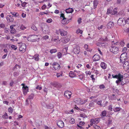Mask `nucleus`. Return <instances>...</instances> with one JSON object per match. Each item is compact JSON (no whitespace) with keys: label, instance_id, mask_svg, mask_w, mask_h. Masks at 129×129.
<instances>
[{"label":"nucleus","instance_id":"f257e3e1","mask_svg":"<svg viewBox=\"0 0 129 129\" xmlns=\"http://www.w3.org/2000/svg\"><path fill=\"white\" fill-rule=\"evenodd\" d=\"M38 36L35 35H30L27 38V40L28 41L32 42H35L39 40V38H38Z\"/></svg>","mask_w":129,"mask_h":129},{"label":"nucleus","instance_id":"f03ea898","mask_svg":"<svg viewBox=\"0 0 129 129\" xmlns=\"http://www.w3.org/2000/svg\"><path fill=\"white\" fill-rule=\"evenodd\" d=\"M127 58V53H123L120 55V62L121 63L124 62Z\"/></svg>","mask_w":129,"mask_h":129},{"label":"nucleus","instance_id":"7ed1b4c3","mask_svg":"<svg viewBox=\"0 0 129 129\" xmlns=\"http://www.w3.org/2000/svg\"><path fill=\"white\" fill-rule=\"evenodd\" d=\"M112 76L113 78H116L120 80L123 79V74L120 73H118L116 75L113 74Z\"/></svg>","mask_w":129,"mask_h":129},{"label":"nucleus","instance_id":"20e7f679","mask_svg":"<svg viewBox=\"0 0 129 129\" xmlns=\"http://www.w3.org/2000/svg\"><path fill=\"white\" fill-rule=\"evenodd\" d=\"M118 47L115 46H111L110 48V51L115 54H117L119 51Z\"/></svg>","mask_w":129,"mask_h":129},{"label":"nucleus","instance_id":"39448f33","mask_svg":"<svg viewBox=\"0 0 129 129\" xmlns=\"http://www.w3.org/2000/svg\"><path fill=\"white\" fill-rule=\"evenodd\" d=\"M97 46L103 48H106L108 47V44L106 43L98 42L96 43Z\"/></svg>","mask_w":129,"mask_h":129},{"label":"nucleus","instance_id":"423d86ee","mask_svg":"<svg viewBox=\"0 0 129 129\" xmlns=\"http://www.w3.org/2000/svg\"><path fill=\"white\" fill-rule=\"evenodd\" d=\"M125 20L124 18H120L118 21L117 24L119 25H123L124 24Z\"/></svg>","mask_w":129,"mask_h":129},{"label":"nucleus","instance_id":"0eeeda50","mask_svg":"<svg viewBox=\"0 0 129 129\" xmlns=\"http://www.w3.org/2000/svg\"><path fill=\"white\" fill-rule=\"evenodd\" d=\"M72 94V92H71L66 91L65 92L64 95V96L66 97L68 99H69L70 98Z\"/></svg>","mask_w":129,"mask_h":129},{"label":"nucleus","instance_id":"6e6552de","mask_svg":"<svg viewBox=\"0 0 129 129\" xmlns=\"http://www.w3.org/2000/svg\"><path fill=\"white\" fill-rule=\"evenodd\" d=\"M53 67L55 70L59 69L60 67V65L57 63L56 62H54L52 64Z\"/></svg>","mask_w":129,"mask_h":129},{"label":"nucleus","instance_id":"1a4fd4ad","mask_svg":"<svg viewBox=\"0 0 129 129\" xmlns=\"http://www.w3.org/2000/svg\"><path fill=\"white\" fill-rule=\"evenodd\" d=\"M73 52L75 54H79L80 52V49L79 47L77 45H75V48L74 49Z\"/></svg>","mask_w":129,"mask_h":129},{"label":"nucleus","instance_id":"9d476101","mask_svg":"<svg viewBox=\"0 0 129 129\" xmlns=\"http://www.w3.org/2000/svg\"><path fill=\"white\" fill-rule=\"evenodd\" d=\"M26 46L24 44H23L21 45L19 48V50L20 51L24 53L26 51Z\"/></svg>","mask_w":129,"mask_h":129},{"label":"nucleus","instance_id":"9b49d317","mask_svg":"<svg viewBox=\"0 0 129 129\" xmlns=\"http://www.w3.org/2000/svg\"><path fill=\"white\" fill-rule=\"evenodd\" d=\"M23 93L25 95L27 94L28 91V88L27 86H24L22 87Z\"/></svg>","mask_w":129,"mask_h":129},{"label":"nucleus","instance_id":"f8f14e48","mask_svg":"<svg viewBox=\"0 0 129 129\" xmlns=\"http://www.w3.org/2000/svg\"><path fill=\"white\" fill-rule=\"evenodd\" d=\"M123 66L125 70H127L129 69V63L127 61L125 62L123 64Z\"/></svg>","mask_w":129,"mask_h":129},{"label":"nucleus","instance_id":"ddd939ff","mask_svg":"<svg viewBox=\"0 0 129 129\" xmlns=\"http://www.w3.org/2000/svg\"><path fill=\"white\" fill-rule=\"evenodd\" d=\"M57 126L60 128H62L64 125V123L63 121L61 120H59L57 122Z\"/></svg>","mask_w":129,"mask_h":129},{"label":"nucleus","instance_id":"4468645a","mask_svg":"<svg viewBox=\"0 0 129 129\" xmlns=\"http://www.w3.org/2000/svg\"><path fill=\"white\" fill-rule=\"evenodd\" d=\"M100 121V119L99 118L92 119L90 120V122L94 124H97Z\"/></svg>","mask_w":129,"mask_h":129},{"label":"nucleus","instance_id":"2eb2a0df","mask_svg":"<svg viewBox=\"0 0 129 129\" xmlns=\"http://www.w3.org/2000/svg\"><path fill=\"white\" fill-rule=\"evenodd\" d=\"M59 32L62 36H64L67 34V32L62 29H59Z\"/></svg>","mask_w":129,"mask_h":129},{"label":"nucleus","instance_id":"dca6fc26","mask_svg":"<svg viewBox=\"0 0 129 129\" xmlns=\"http://www.w3.org/2000/svg\"><path fill=\"white\" fill-rule=\"evenodd\" d=\"M92 59L94 61H98L100 59V57L98 54H96L93 57Z\"/></svg>","mask_w":129,"mask_h":129},{"label":"nucleus","instance_id":"f3484780","mask_svg":"<svg viewBox=\"0 0 129 129\" xmlns=\"http://www.w3.org/2000/svg\"><path fill=\"white\" fill-rule=\"evenodd\" d=\"M66 18H63V19L61 21V23L62 24L64 25L67 24L69 22V21L71 20V19L70 18V19L68 20L67 21L66 20Z\"/></svg>","mask_w":129,"mask_h":129},{"label":"nucleus","instance_id":"a211bd4d","mask_svg":"<svg viewBox=\"0 0 129 129\" xmlns=\"http://www.w3.org/2000/svg\"><path fill=\"white\" fill-rule=\"evenodd\" d=\"M7 19L8 21L11 22H12L14 20L13 17L11 15L7 16Z\"/></svg>","mask_w":129,"mask_h":129},{"label":"nucleus","instance_id":"6ab92c4d","mask_svg":"<svg viewBox=\"0 0 129 129\" xmlns=\"http://www.w3.org/2000/svg\"><path fill=\"white\" fill-rule=\"evenodd\" d=\"M114 24L112 22H109L107 24V27L108 28H112L114 26Z\"/></svg>","mask_w":129,"mask_h":129},{"label":"nucleus","instance_id":"aec40b11","mask_svg":"<svg viewBox=\"0 0 129 129\" xmlns=\"http://www.w3.org/2000/svg\"><path fill=\"white\" fill-rule=\"evenodd\" d=\"M75 102L78 104H82L83 103L82 102V100L80 98L77 99L75 100Z\"/></svg>","mask_w":129,"mask_h":129},{"label":"nucleus","instance_id":"412c9836","mask_svg":"<svg viewBox=\"0 0 129 129\" xmlns=\"http://www.w3.org/2000/svg\"><path fill=\"white\" fill-rule=\"evenodd\" d=\"M99 0H94L93 1V4L94 9H95L99 4Z\"/></svg>","mask_w":129,"mask_h":129},{"label":"nucleus","instance_id":"4be33fe9","mask_svg":"<svg viewBox=\"0 0 129 129\" xmlns=\"http://www.w3.org/2000/svg\"><path fill=\"white\" fill-rule=\"evenodd\" d=\"M101 67L103 69H106L107 67V66L106 63L104 62H102L100 64Z\"/></svg>","mask_w":129,"mask_h":129},{"label":"nucleus","instance_id":"5701e85b","mask_svg":"<svg viewBox=\"0 0 129 129\" xmlns=\"http://www.w3.org/2000/svg\"><path fill=\"white\" fill-rule=\"evenodd\" d=\"M69 76L72 78L76 76L75 73L73 71H70L69 73Z\"/></svg>","mask_w":129,"mask_h":129},{"label":"nucleus","instance_id":"b1692460","mask_svg":"<svg viewBox=\"0 0 129 129\" xmlns=\"http://www.w3.org/2000/svg\"><path fill=\"white\" fill-rule=\"evenodd\" d=\"M113 9V8L112 7H111L108 8L107 10V14H111L112 15V11Z\"/></svg>","mask_w":129,"mask_h":129},{"label":"nucleus","instance_id":"393cba45","mask_svg":"<svg viewBox=\"0 0 129 129\" xmlns=\"http://www.w3.org/2000/svg\"><path fill=\"white\" fill-rule=\"evenodd\" d=\"M70 40V39L66 37L62 39V42L63 43H67Z\"/></svg>","mask_w":129,"mask_h":129},{"label":"nucleus","instance_id":"a878e982","mask_svg":"<svg viewBox=\"0 0 129 129\" xmlns=\"http://www.w3.org/2000/svg\"><path fill=\"white\" fill-rule=\"evenodd\" d=\"M121 108L120 107H116L113 109V110L115 112H118L121 110Z\"/></svg>","mask_w":129,"mask_h":129},{"label":"nucleus","instance_id":"bb28decb","mask_svg":"<svg viewBox=\"0 0 129 129\" xmlns=\"http://www.w3.org/2000/svg\"><path fill=\"white\" fill-rule=\"evenodd\" d=\"M73 11L74 10L73 8H70L66 9V11L67 13H70L73 12Z\"/></svg>","mask_w":129,"mask_h":129},{"label":"nucleus","instance_id":"cd10ccee","mask_svg":"<svg viewBox=\"0 0 129 129\" xmlns=\"http://www.w3.org/2000/svg\"><path fill=\"white\" fill-rule=\"evenodd\" d=\"M39 55L38 54H35L34 56V58L35 60L36 61H38L39 59Z\"/></svg>","mask_w":129,"mask_h":129},{"label":"nucleus","instance_id":"c85d7f7f","mask_svg":"<svg viewBox=\"0 0 129 129\" xmlns=\"http://www.w3.org/2000/svg\"><path fill=\"white\" fill-rule=\"evenodd\" d=\"M116 96L113 94L110 97V99L112 100H115L116 99Z\"/></svg>","mask_w":129,"mask_h":129},{"label":"nucleus","instance_id":"c756f323","mask_svg":"<svg viewBox=\"0 0 129 129\" xmlns=\"http://www.w3.org/2000/svg\"><path fill=\"white\" fill-rule=\"evenodd\" d=\"M106 111L105 110L104 111L102 112L101 113V116L102 117H105L106 116Z\"/></svg>","mask_w":129,"mask_h":129},{"label":"nucleus","instance_id":"7c9ffc66","mask_svg":"<svg viewBox=\"0 0 129 129\" xmlns=\"http://www.w3.org/2000/svg\"><path fill=\"white\" fill-rule=\"evenodd\" d=\"M63 73L62 72H60V73H57L56 76L57 77H62V76Z\"/></svg>","mask_w":129,"mask_h":129},{"label":"nucleus","instance_id":"2f4dec72","mask_svg":"<svg viewBox=\"0 0 129 129\" xmlns=\"http://www.w3.org/2000/svg\"><path fill=\"white\" fill-rule=\"evenodd\" d=\"M85 73L87 77H89L90 75L91 74V73L90 71H86L85 72Z\"/></svg>","mask_w":129,"mask_h":129},{"label":"nucleus","instance_id":"473e14b6","mask_svg":"<svg viewBox=\"0 0 129 129\" xmlns=\"http://www.w3.org/2000/svg\"><path fill=\"white\" fill-rule=\"evenodd\" d=\"M10 13L14 17H17L18 16V14L16 12H11Z\"/></svg>","mask_w":129,"mask_h":129},{"label":"nucleus","instance_id":"72a5a7b5","mask_svg":"<svg viewBox=\"0 0 129 129\" xmlns=\"http://www.w3.org/2000/svg\"><path fill=\"white\" fill-rule=\"evenodd\" d=\"M34 96V94L33 93H31L28 97V99L31 100L33 99Z\"/></svg>","mask_w":129,"mask_h":129},{"label":"nucleus","instance_id":"f704fd0d","mask_svg":"<svg viewBox=\"0 0 129 129\" xmlns=\"http://www.w3.org/2000/svg\"><path fill=\"white\" fill-rule=\"evenodd\" d=\"M83 33V31L82 30H80V29H78L76 31V33L77 34H78L80 33V34H82Z\"/></svg>","mask_w":129,"mask_h":129},{"label":"nucleus","instance_id":"c9c22d12","mask_svg":"<svg viewBox=\"0 0 129 129\" xmlns=\"http://www.w3.org/2000/svg\"><path fill=\"white\" fill-rule=\"evenodd\" d=\"M57 50L56 49H52L50 50V52L52 54L53 53H55L56 52Z\"/></svg>","mask_w":129,"mask_h":129},{"label":"nucleus","instance_id":"e433bc0d","mask_svg":"<svg viewBox=\"0 0 129 129\" xmlns=\"http://www.w3.org/2000/svg\"><path fill=\"white\" fill-rule=\"evenodd\" d=\"M70 123L72 124H73L75 123V120L73 118H72L70 120Z\"/></svg>","mask_w":129,"mask_h":129},{"label":"nucleus","instance_id":"4c0bfd02","mask_svg":"<svg viewBox=\"0 0 129 129\" xmlns=\"http://www.w3.org/2000/svg\"><path fill=\"white\" fill-rule=\"evenodd\" d=\"M117 13L116 9H114L113 11H112V15H114L116 14Z\"/></svg>","mask_w":129,"mask_h":129},{"label":"nucleus","instance_id":"58836bf2","mask_svg":"<svg viewBox=\"0 0 129 129\" xmlns=\"http://www.w3.org/2000/svg\"><path fill=\"white\" fill-rule=\"evenodd\" d=\"M84 77V75L83 74H81L79 76V78L81 80H82L83 78Z\"/></svg>","mask_w":129,"mask_h":129},{"label":"nucleus","instance_id":"ea45409f","mask_svg":"<svg viewBox=\"0 0 129 129\" xmlns=\"http://www.w3.org/2000/svg\"><path fill=\"white\" fill-rule=\"evenodd\" d=\"M3 117L5 119H7L8 118V116L7 113H5L3 115Z\"/></svg>","mask_w":129,"mask_h":129},{"label":"nucleus","instance_id":"a19ab883","mask_svg":"<svg viewBox=\"0 0 129 129\" xmlns=\"http://www.w3.org/2000/svg\"><path fill=\"white\" fill-rule=\"evenodd\" d=\"M93 127L95 129H101L100 126L96 125H95L93 126Z\"/></svg>","mask_w":129,"mask_h":129},{"label":"nucleus","instance_id":"79ce46f5","mask_svg":"<svg viewBox=\"0 0 129 129\" xmlns=\"http://www.w3.org/2000/svg\"><path fill=\"white\" fill-rule=\"evenodd\" d=\"M31 28L33 29L35 31H36L37 29V27L34 25H32Z\"/></svg>","mask_w":129,"mask_h":129},{"label":"nucleus","instance_id":"37998d69","mask_svg":"<svg viewBox=\"0 0 129 129\" xmlns=\"http://www.w3.org/2000/svg\"><path fill=\"white\" fill-rule=\"evenodd\" d=\"M8 111L9 113H12L13 111V109L11 107H10L8 108Z\"/></svg>","mask_w":129,"mask_h":129},{"label":"nucleus","instance_id":"c03bdc74","mask_svg":"<svg viewBox=\"0 0 129 129\" xmlns=\"http://www.w3.org/2000/svg\"><path fill=\"white\" fill-rule=\"evenodd\" d=\"M11 48L14 50H16L17 49V47L14 45H13L11 46Z\"/></svg>","mask_w":129,"mask_h":129},{"label":"nucleus","instance_id":"a18cd8bd","mask_svg":"<svg viewBox=\"0 0 129 129\" xmlns=\"http://www.w3.org/2000/svg\"><path fill=\"white\" fill-rule=\"evenodd\" d=\"M94 105V103L93 102H91L89 104V106L90 107H93Z\"/></svg>","mask_w":129,"mask_h":129},{"label":"nucleus","instance_id":"49530a36","mask_svg":"<svg viewBox=\"0 0 129 129\" xmlns=\"http://www.w3.org/2000/svg\"><path fill=\"white\" fill-rule=\"evenodd\" d=\"M121 80L118 79L116 81V83L117 84V85H118L120 83Z\"/></svg>","mask_w":129,"mask_h":129},{"label":"nucleus","instance_id":"de8ad7c7","mask_svg":"<svg viewBox=\"0 0 129 129\" xmlns=\"http://www.w3.org/2000/svg\"><path fill=\"white\" fill-rule=\"evenodd\" d=\"M58 40V38L57 39H53L52 38L51 39V41L52 43H54L56 42V41Z\"/></svg>","mask_w":129,"mask_h":129},{"label":"nucleus","instance_id":"09e8293b","mask_svg":"<svg viewBox=\"0 0 129 129\" xmlns=\"http://www.w3.org/2000/svg\"><path fill=\"white\" fill-rule=\"evenodd\" d=\"M94 75H92L90 76V77L91 78V79L93 81H94L95 80V79L94 78Z\"/></svg>","mask_w":129,"mask_h":129},{"label":"nucleus","instance_id":"8fccbe9b","mask_svg":"<svg viewBox=\"0 0 129 129\" xmlns=\"http://www.w3.org/2000/svg\"><path fill=\"white\" fill-rule=\"evenodd\" d=\"M19 72H14V76L16 77L18 76L19 75Z\"/></svg>","mask_w":129,"mask_h":129},{"label":"nucleus","instance_id":"3c124183","mask_svg":"<svg viewBox=\"0 0 129 129\" xmlns=\"http://www.w3.org/2000/svg\"><path fill=\"white\" fill-rule=\"evenodd\" d=\"M21 68V67L17 64H16L15 66L14 67V68H13V69L14 70V69H15L16 68L17 69V68Z\"/></svg>","mask_w":129,"mask_h":129},{"label":"nucleus","instance_id":"603ef678","mask_svg":"<svg viewBox=\"0 0 129 129\" xmlns=\"http://www.w3.org/2000/svg\"><path fill=\"white\" fill-rule=\"evenodd\" d=\"M5 27V25L3 23L0 24V27L2 28H4Z\"/></svg>","mask_w":129,"mask_h":129},{"label":"nucleus","instance_id":"864d4df0","mask_svg":"<svg viewBox=\"0 0 129 129\" xmlns=\"http://www.w3.org/2000/svg\"><path fill=\"white\" fill-rule=\"evenodd\" d=\"M46 28L47 30H45V33L46 34H47L49 33V31H48V29H49V28L47 26H46Z\"/></svg>","mask_w":129,"mask_h":129},{"label":"nucleus","instance_id":"5fc2aeb1","mask_svg":"<svg viewBox=\"0 0 129 129\" xmlns=\"http://www.w3.org/2000/svg\"><path fill=\"white\" fill-rule=\"evenodd\" d=\"M79 124L80 125H84L85 124V123L83 122L80 121L79 122Z\"/></svg>","mask_w":129,"mask_h":129},{"label":"nucleus","instance_id":"6e6d98bb","mask_svg":"<svg viewBox=\"0 0 129 129\" xmlns=\"http://www.w3.org/2000/svg\"><path fill=\"white\" fill-rule=\"evenodd\" d=\"M99 88L101 89H102L105 88V86L103 84H102L100 86Z\"/></svg>","mask_w":129,"mask_h":129},{"label":"nucleus","instance_id":"4d7b16f0","mask_svg":"<svg viewBox=\"0 0 129 129\" xmlns=\"http://www.w3.org/2000/svg\"><path fill=\"white\" fill-rule=\"evenodd\" d=\"M120 44L121 46H123L124 45L125 43L123 41H121L120 42Z\"/></svg>","mask_w":129,"mask_h":129},{"label":"nucleus","instance_id":"13d9d810","mask_svg":"<svg viewBox=\"0 0 129 129\" xmlns=\"http://www.w3.org/2000/svg\"><path fill=\"white\" fill-rule=\"evenodd\" d=\"M77 126L78 129H84V128L81 126H80L78 124H77Z\"/></svg>","mask_w":129,"mask_h":129},{"label":"nucleus","instance_id":"bf43d9fd","mask_svg":"<svg viewBox=\"0 0 129 129\" xmlns=\"http://www.w3.org/2000/svg\"><path fill=\"white\" fill-rule=\"evenodd\" d=\"M27 4V3L25 2H23L22 3L21 5L22 7H24L25 6V5Z\"/></svg>","mask_w":129,"mask_h":129},{"label":"nucleus","instance_id":"052dcab7","mask_svg":"<svg viewBox=\"0 0 129 129\" xmlns=\"http://www.w3.org/2000/svg\"><path fill=\"white\" fill-rule=\"evenodd\" d=\"M61 53L59 52L58 53L57 56L58 58H60L61 56Z\"/></svg>","mask_w":129,"mask_h":129},{"label":"nucleus","instance_id":"680f3d73","mask_svg":"<svg viewBox=\"0 0 129 129\" xmlns=\"http://www.w3.org/2000/svg\"><path fill=\"white\" fill-rule=\"evenodd\" d=\"M20 28L22 30H24L26 28V27L25 26H24L23 25H22L21 26Z\"/></svg>","mask_w":129,"mask_h":129},{"label":"nucleus","instance_id":"e2e57ef3","mask_svg":"<svg viewBox=\"0 0 129 129\" xmlns=\"http://www.w3.org/2000/svg\"><path fill=\"white\" fill-rule=\"evenodd\" d=\"M42 87H40L39 85H38L36 87V89H39L40 90H41L42 89Z\"/></svg>","mask_w":129,"mask_h":129},{"label":"nucleus","instance_id":"0e129e2a","mask_svg":"<svg viewBox=\"0 0 129 129\" xmlns=\"http://www.w3.org/2000/svg\"><path fill=\"white\" fill-rule=\"evenodd\" d=\"M127 50V48L126 47H124L123 48L122 50V51L123 52V53H126L125 52Z\"/></svg>","mask_w":129,"mask_h":129},{"label":"nucleus","instance_id":"69168bd1","mask_svg":"<svg viewBox=\"0 0 129 129\" xmlns=\"http://www.w3.org/2000/svg\"><path fill=\"white\" fill-rule=\"evenodd\" d=\"M86 39L87 40L90 41L92 40V38L89 36H88L87 38H86Z\"/></svg>","mask_w":129,"mask_h":129},{"label":"nucleus","instance_id":"338daca9","mask_svg":"<svg viewBox=\"0 0 129 129\" xmlns=\"http://www.w3.org/2000/svg\"><path fill=\"white\" fill-rule=\"evenodd\" d=\"M103 25H101L100 26H98V29L99 30H100L103 28Z\"/></svg>","mask_w":129,"mask_h":129},{"label":"nucleus","instance_id":"774afa93","mask_svg":"<svg viewBox=\"0 0 129 129\" xmlns=\"http://www.w3.org/2000/svg\"><path fill=\"white\" fill-rule=\"evenodd\" d=\"M125 23L129 24V17L127 18L125 21Z\"/></svg>","mask_w":129,"mask_h":129}]
</instances>
